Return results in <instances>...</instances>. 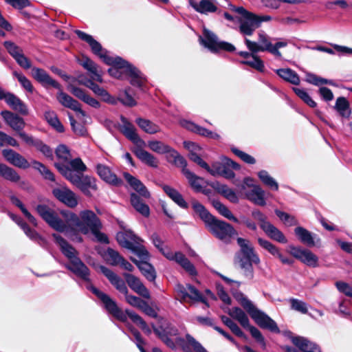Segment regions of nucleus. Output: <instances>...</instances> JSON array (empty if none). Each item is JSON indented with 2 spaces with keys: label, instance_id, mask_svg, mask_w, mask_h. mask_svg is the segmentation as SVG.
Segmentation results:
<instances>
[{
  "label": "nucleus",
  "instance_id": "1",
  "mask_svg": "<svg viewBox=\"0 0 352 352\" xmlns=\"http://www.w3.org/2000/svg\"><path fill=\"white\" fill-rule=\"evenodd\" d=\"M71 168L63 163H54L58 171L72 185L79 189L85 196L92 197L90 190H97L98 186L95 177L84 175L87 169L81 158L76 157L70 161Z\"/></svg>",
  "mask_w": 352,
  "mask_h": 352
},
{
  "label": "nucleus",
  "instance_id": "2",
  "mask_svg": "<svg viewBox=\"0 0 352 352\" xmlns=\"http://www.w3.org/2000/svg\"><path fill=\"white\" fill-rule=\"evenodd\" d=\"M192 207L195 212L204 222L209 232L215 238L223 241H227L238 234L237 231L230 223L217 219L199 201H193Z\"/></svg>",
  "mask_w": 352,
  "mask_h": 352
},
{
  "label": "nucleus",
  "instance_id": "3",
  "mask_svg": "<svg viewBox=\"0 0 352 352\" xmlns=\"http://www.w3.org/2000/svg\"><path fill=\"white\" fill-rule=\"evenodd\" d=\"M87 289L100 300L103 304L104 309L116 319L124 322L127 320V317H129L133 322L136 324L146 334L150 335L151 333V329L149 328L147 323L138 314L129 309H126L124 312L122 309L118 307L117 302L109 295L101 292L92 285L87 287Z\"/></svg>",
  "mask_w": 352,
  "mask_h": 352
},
{
  "label": "nucleus",
  "instance_id": "4",
  "mask_svg": "<svg viewBox=\"0 0 352 352\" xmlns=\"http://www.w3.org/2000/svg\"><path fill=\"white\" fill-rule=\"evenodd\" d=\"M35 210L41 219L56 231L63 232L68 226L72 229H76L78 216L69 210L60 211V214L64 218L65 221L58 217L54 209L46 204H38Z\"/></svg>",
  "mask_w": 352,
  "mask_h": 352
},
{
  "label": "nucleus",
  "instance_id": "5",
  "mask_svg": "<svg viewBox=\"0 0 352 352\" xmlns=\"http://www.w3.org/2000/svg\"><path fill=\"white\" fill-rule=\"evenodd\" d=\"M52 237L60 247L61 252L69 260L66 268L82 280L89 281V270L78 256L77 250L60 234L54 233Z\"/></svg>",
  "mask_w": 352,
  "mask_h": 352
},
{
  "label": "nucleus",
  "instance_id": "6",
  "mask_svg": "<svg viewBox=\"0 0 352 352\" xmlns=\"http://www.w3.org/2000/svg\"><path fill=\"white\" fill-rule=\"evenodd\" d=\"M74 33L80 40L87 43L91 47L92 53L100 57L106 65L114 67L119 69H124V72L126 75L131 67H134L120 56H109L107 54V51L103 49L102 45L95 40L91 35L79 30H75Z\"/></svg>",
  "mask_w": 352,
  "mask_h": 352
},
{
  "label": "nucleus",
  "instance_id": "7",
  "mask_svg": "<svg viewBox=\"0 0 352 352\" xmlns=\"http://www.w3.org/2000/svg\"><path fill=\"white\" fill-rule=\"evenodd\" d=\"M233 296L258 327L261 329H268L273 333H280V329L276 322L265 313L258 309L242 292H236Z\"/></svg>",
  "mask_w": 352,
  "mask_h": 352
},
{
  "label": "nucleus",
  "instance_id": "8",
  "mask_svg": "<svg viewBox=\"0 0 352 352\" xmlns=\"http://www.w3.org/2000/svg\"><path fill=\"white\" fill-rule=\"evenodd\" d=\"M236 242L240 248L236 256L239 265L241 269L245 270V276L250 279H252L254 277L252 264L260 263L258 255L255 252L254 248L250 240L238 237Z\"/></svg>",
  "mask_w": 352,
  "mask_h": 352
},
{
  "label": "nucleus",
  "instance_id": "9",
  "mask_svg": "<svg viewBox=\"0 0 352 352\" xmlns=\"http://www.w3.org/2000/svg\"><path fill=\"white\" fill-rule=\"evenodd\" d=\"M230 10L243 17V19H239V22L240 23V32L243 35H252L254 30L260 27L262 22L269 21L272 19V17L269 15L258 16L247 10L242 6L236 7L231 5Z\"/></svg>",
  "mask_w": 352,
  "mask_h": 352
},
{
  "label": "nucleus",
  "instance_id": "10",
  "mask_svg": "<svg viewBox=\"0 0 352 352\" xmlns=\"http://www.w3.org/2000/svg\"><path fill=\"white\" fill-rule=\"evenodd\" d=\"M151 241L155 247L170 261H175L179 264L190 276L197 274V270L190 260L181 252H177L175 254L168 248L163 246V241L157 233L151 235Z\"/></svg>",
  "mask_w": 352,
  "mask_h": 352
},
{
  "label": "nucleus",
  "instance_id": "11",
  "mask_svg": "<svg viewBox=\"0 0 352 352\" xmlns=\"http://www.w3.org/2000/svg\"><path fill=\"white\" fill-rule=\"evenodd\" d=\"M33 78L40 82L43 87L51 86L59 90L56 98L58 101L65 107L67 108L70 102H74V98L62 91V87L59 82L53 79L49 74L43 69L34 67L32 70Z\"/></svg>",
  "mask_w": 352,
  "mask_h": 352
},
{
  "label": "nucleus",
  "instance_id": "12",
  "mask_svg": "<svg viewBox=\"0 0 352 352\" xmlns=\"http://www.w3.org/2000/svg\"><path fill=\"white\" fill-rule=\"evenodd\" d=\"M99 268L111 284L120 293L125 295L126 302L131 306L139 309L144 300L135 296L128 294L129 290L125 282L111 270L104 265H100Z\"/></svg>",
  "mask_w": 352,
  "mask_h": 352
},
{
  "label": "nucleus",
  "instance_id": "13",
  "mask_svg": "<svg viewBox=\"0 0 352 352\" xmlns=\"http://www.w3.org/2000/svg\"><path fill=\"white\" fill-rule=\"evenodd\" d=\"M203 36L199 38L200 43L213 54H218L220 52H233L236 50L234 45L220 41L217 34L206 28L203 30Z\"/></svg>",
  "mask_w": 352,
  "mask_h": 352
},
{
  "label": "nucleus",
  "instance_id": "14",
  "mask_svg": "<svg viewBox=\"0 0 352 352\" xmlns=\"http://www.w3.org/2000/svg\"><path fill=\"white\" fill-rule=\"evenodd\" d=\"M80 65L88 72L91 74V78H88L83 74H80L78 76L77 82L79 85L85 86L86 87L91 89V83H96L94 81L102 83V71L100 67L94 62L88 56H82V62Z\"/></svg>",
  "mask_w": 352,
  "mask_h": 352
},
{
  "label": "nucleus",
  "instance_id": "15",
  "mask_svg": "<svg viewBox=\"0 0 352 352\" xmlns=\"http://www.w3.org/2000/svg\"><path fill=\"white\" fill-rule=\"evenodd\" d=\"M228 314L232 318L236 320L243 328L248 329L251 336L255 340L259 343L263 349L265 348L266 342L261 332L256 327L250 325L248 316L240 307H233L232 310H229Z\"/></svg>",
  "mask_w": 352,
  "mask_h": 352
},
{
  "label": "nucleus",
  "instance_id": "16",
  "mask_svg": "<svg viewBox=\"0 0 352 352\" xmlns=\"http://www.w3.org/2000/svg\"><path fill=\"white\" fill-rule=\"evenodd\" d=\"M100 223V219L92 210H85L80 212L78 217L76 229L82 234H87Z\"/></svg>",
  "mask_w": 352,
  "mask_h": 352
},
{
  "label": "nucleus",
  "instance_id": "17",
  "mask_svg": "<svg viewBox=\"0 0 352 352\" xmlns=\"http://www.w3.org/2000/svg\"><path fill=\"white\" fill-rule=\"evenodd\" d=\"M289 249V253L301 263L311 267L319 266L318 257L309 249L294 245H290Z\"/></svg>",
  "mask_w": 352,
  "mask_h": 352
},
{
  "label": "nucleus",
  "instance_id": "18",
  "mask_svg": "<svg viewBox=\"0 0 352 352\" xmlns=\"http://www.w3.org/2000/svg\"><path fill=\"white\" fill-rule=\"evenodd\" d=\"M52 194L56 199L68 208H74L78 206V200L76 195L67 186L53 188Z\"/></svg>",
  "mask_w": 352,
  "mask_h": 352
},
{
  "label": "nucleus",
  "instance_id": "19",
  "mask_svg": "<svg viewBox=\"0 0 352 352\" xmlns=\"http://www.w3.org/2000/svg\"><path fill=\"white\" fill-rule=\"evenodd\" d=\"M19 137L28 145L35 147V148L41 153L45 157L53 160V149L44 143L41 140L38 138H34L32 136H29L25 132H20Z\"/></svg>",
  "mask_w": 352,
  "mask_h": 352
},
{
  "label": "nucleus",
  "instance_id": "20",
  "mask_svg": "<svg viewBox=\"0 0 352 352\" xmlns=\"http://www.w3.org/2000/svg\"><path fill=\"white\" fill-rule=\"evenodd\" d=\"M123 276L129 287L135 292L144 298H151L148 289L141 282L140 279L132 274L124 273Z\"/></svg>",
  "mask_w": 352,
  "mask_h": 352
},
{
  "label": "nucleus",
  "instance_id": "21",
  "mask_svg": "<svg viewBox=\"0 0 352 352\" xmlns=\"http://www.w3.org/2000/svg\"><path fill=\"white\" fill-rule=\"evenodd\" d=\"M2 155L10 164L23 169H27L30 166L28 161L21 154L11 148L2 151Z\"/></svg>",
  "mask_w": 352,
  "mask_h": 352
},
{
  "label": "nucleus",
  "instance_id": "22",
  "mask_svg": "<svg viewBox=\"0 0 352 352\" xmlns=\"http://www.w3.org/2000/svg\"><path fill=\"white\" fill-rule=\"evenodd\" d=\"M96 171L101 179L107 184L116 187L121 186L123 184L122 179L118 177L117 175L111 171L110 168L106 165L98 164L96 166Z\"/></svg>",
  "mask_w": 352,
  "mask_h": 352
},
{
  "label": "nucleus",
  "instance_id": "23",
  "mask_svg": "<svg viewBox=\"0 0 352 352\" xmlns=\"http://www.w3.org/2000/svg\"><path fill=\"white\" fill-rule=\"evenodd\" d=\"M294 233L301 243L308 247L321 246V239L313 236L312 233L303 227L298 226L294 229Z\"/></svg>",
  "mask_w": 352,
  "mask_h": 352
},
{
  "label": "nucleus",
  "instance_id": "24",
  "mask_svg": "<svg viewBox=\"0 0 352 352\" xmlns=\"http://www.w3.org/2000/svg\"><path fill=\"white\" fill-rule=\"evenodd\" d=\"M120 120L123 123V126L119 128L120 131L129 140L134 144H144V142L140 138L136 133V130L133 124L128 120L124 116H120Z\"/></svg>",
  "mask_w": 352,
  "mask_h": 352
},
{
  "label": "nucleus",
  "instance_id": "25",
  "mask_svg": "<svg viewBox=\"0 0 352 352\" xmlns=\"http://www.w3.org/2000/svg\"><path fill=\"white\" fill-rule=\"evenodd\" d=\"M1 115L6 124L13 130L18 131L19 135L20 132H23L22 130L25 126V122L23 118L8 110L2 111Z\"/></svg>",
  "mask_w": 352,
  "mask_h": 352
},
{
  "label": "nucleus",
  "instance_id": "26",
  "mask_svg": "<svg viewBox=\"0 0 352 352\" xmlns=\"http://www.w3.org/2000/svg\"><path fill=\"white\" fill-rule=\"evenodd\" d=\"M258 243L261 248L268 251L272 255L278 257L282 263L289 265H292L294 264V259L283 256L281 254L280 249L270 241L262 238H258Z\"/></svg>",
  "mask_w": 352,
  "mask_h": 352
},
{
  "label": "nucleus",
  "instance_id": "27",
  "mask_svg": "<svg viewBox=\"0 0 352 352\" xmlns=\"http://www.w3.org/2000/svg\"><path fill=\"white\" fill-rule=\"evenodd\" d=\"M68 90L73 94L75 97L82 100L85 103L88 105L94 107L95 109H99L101 107V104L98 100L91 97L85 90L82 88L76 87L72 85H69L68 86Z\"/></svg>",
  "mask_w": 352,
  "mask_h": 352
},
{
  "label": "nucleus",
  "instance_id": "28",
  "mask_svg": "<svg viewBox=\"0 0 352 352\" xmlns=\"http://www.w3.org/2000/svg\"><path fill=\"white\" fill-rule=\"evenodd\" d=\"M291 341L302 352H321L317 344L302 336H292Z\"/></svg>",
  "mask_w": 352,
  "mask_h": 352
},
{
  "label": "nucleus",
  "instance_id": "29",
  "mask_svg": "<svg viewBox=\"0 0 352 352\" xmlns=\"http://www.w3.org/2000/svg\"><path fill=\"white\" fill-rule=\"evenodd\" d=\"M123 176L130 186L139 194V196L146 199L151 197L150 192L139 179L127 172H124Z\"/></svg>",
  "mask_w": 352,
  "mask_h": 352
},
{
  "label": "nucleus",
  "instance_id": "30",
  "mask_svg": "<svg viewBox=\"0 0 352 352\" xmlns=\"http://www.w3.org/2000/svg\"><path fill=\"white\" fill-rule=\"evenodd\" d=\"M130 260L138 267L142 275L148 281L154 282L155 280L156 271L152 264L146 261H138L133 257H130Z\"/></svg>",
  "mask_w": 352,
  "mask_h": 352
},
{
  "label": "nucleus",
  "instance_id": "31",
  "mask_svg": "<svg viewBox=\"0 0 352 352\" xmlns=\"http://www.w3.org/2000/svg\"><path fill=\"white\" fill-rule=\"evenodd\" d=\"M116 241L121 247L126 249V247H128L126 243H136L139 245L142 239L135 234L132 230H125L117 233Z\"/></svg>",
  "mask_w": 352,
  "mask_h": 352
},
{
  "label": "nucleus",
  "instance_id": "32",
  "mask_svg": "<svg viewBox=\"0 0 352 352\" xmlns=\"http://www.w3.org/2000/svg\"><path fill=\"white\" fill-rule=\"evenodd\" d=\"M133 154L143 163L153 168L158 166L157 158L149 152L144 150L141 146H136L133 150Z\"/></svg>",
  "mask_w": 352,
  "mask_h": 352
},
{
  "label": "nucleus",
  "instance_id": "33",
  "mask_svg": "<svg viewBox=\"0 0 352 352\" xmlns=\"http://www.w3.org/2000/svg\"><path fill=\"white\" fill-rule=\"evenodd\" d=\"M160 187L179 207L183 209H187L188 208V203L184 200L182 195L177 190L166 184H160Z\"/></svg>",
  "mask_w": 352,
  "mask_h": 352
},
{
  "label": "nucleus",
  "instance_id": "34",
  "mask_svg": "<svg viewBox=\"0 0 352 352\" xmlns=\"http://www.w3.org/2000/svg\"><path fill=\"white\" fill-rule=\"evenodd\" d=\"M130 202L134 209L144 217H148L150 215L149 206L144 202L141 196L135 192H131L130 194Z\"/></svg>",
  "mask_w": 352,
  "mask_h": 352
},
{
  "label": "nucleus",
  "instance_id": "35",
  "mask_svg": "<svg viewBox=\"0 0 352 352\" xmlns=\"http://www.w3.org/2000/svg\"><path fill=\"white\" fill-rule=\"evenodd\" d=\"M261 230L271 239L281 243H286L287 240L284 234L270 222L265 226H261Z\"/></svg>",
  "mask_w": 352,
  "mask_h": 352
},
{
  "label": "nucleus",
  "instance_id": "36",
  "mask_svg": "<svg viewBox=\"0 0 352 352\" xmlns=\"http://www.w3.org/2000/svg\"><path fill=\"white\" fill-rule=\"evenodd\" d=\"M91 87V90L100 98V100L109 104L116 105L118 103V100H116V98L111 96L106 89L103 87H100L96 83H89Z\"/></svg>",
  "mask_w": 352,
  "mask_h": 352
},
{
  "label": "nucleus",
  "instance_id": "37",
  "mask_svg": "<svg viewBox=\"0 0 352 352\" xmlns=\"http://www.w3.org/2000/svg\"><path fill=\"white\" fill-rule=\"evenodd\" d=\"M333 108L343 118L349 119L352 113L349 100L343 96L336 99Z\"/></svg>",
  "mask_w": 352,
  "mask_h": 352
},
{
  "label": "nucleus",
  "instance_id": "38",
  "mask_svg": "<svg viewBox=\"0 0 352 352\" xmlns=\"http://www.w3.org/2000/svg\"><path fill=\"white\" fill-rule=\"evenodd\" d=\"M248 199L254 204L264 206L266 205L265 199V192L258 185H255L253 188L246 195Z\"/></svg>",
  "mask_w": 352,
  "mask_h": 352
},
{
  "label": "nucleus",
  "instance_id": "39",
  "mask_svg": "<svg viewBox=\"0 0 352 352\" xmlns=\"http://www.w3.org/2000/svg\"><path fill=\"white\" fill-rule=\"evenodd\" d=\"M7 104L14 111L19 112L23 116L28 114L27 105L14 94L8 93Z\"/></svg>",
  "mask_w": 352,
  "mask_h": 352
},
{
  "label": "nucleus",
  "instance_id": "40",
  "mask_svg": "<svg viewBox=\"0 0 352 352\" xmlns=\"http://www.w3.org/2000/svg\"><path fill=\"white\" fill-rule=\"evenodd\" d=\"M276 74L285 81L294 85H298L300 79L298 74L290 68H280L276 70Z\"/></svg>",
  "mask_w": 352,
  "mask_h": 352
},
{
  "label": "nucleus",
  "instance_id": "41",
  "mask_svg": "<svg viewBox=\"0 0 352 352\" xmlns=\"http://www.w3.org/2000/svg\"><path fill=\"white\" fill-rule=\"evenodd\" d=\"M213 188L220 195L228 199L233 204L239 202V198L236 192L226 184H222L218 182L212 185Z\"/></svg>",
  "mask_w": 352,
  "mask_h": 352
},
{
  "label": "nucleus",
  "instance_id": "42",
  "mask_svg": "<svg viewBox=\"0 0 352 352\" xmlns=\"http://www.w3.org/2000/svg\"><path fill=\"white\" fill-rule=\"evenodd\" d=\"M190 5L198 12L201 14H207L208 12H215L217 7L209 0H201L197 3L194 0H188Z\"/></svg>",
  "mask_w": 352,
  "mask_h": 352
},
{
  "label": "nucleus",
  "instance_id": "43",
  "mask_svg": "<svg viewBox=\"0 0 352 352\" xmlns=\"http://www.w3.org/2000/svg\"><path fill=\"white\" fill-rule=\"evenodd\" d=\"M186 342L184 338L178 337L176 338V342L179 343L182 347L183 344H188V347L191 346L195 352H208L190 334H186Z\"/></svg>",
  "mask_w": 352,
  "mask_h": 352
},
{
  "label": "nucleus",
  "instance_id": "44",
  "mask_svg": "<svg viewBox=\"0 0 352 352\" xmlns=\"http://www.w3.org/2000/svg\"><path fill=\"white\" fill-rule=\"evenodd\" d=\"M168 162L174 164L177 167L182 168V172L184 175V170H188L186 160L176 150L172 148L167 156Z\"/></svg>",
  "mask_w": 352,
  "mask_h": 352
},
{
  "label": "nucleus",
  "instance_id": "45",
  "mask_svg": "<svg viewBox=\"0 0 352 352\" xmlns=\"http://www.w3.org/2000/svg\"><path fill=\"white\" fill-rule=\"evenodd\" d=\"M44 117L46 122L57 132L63 133L65 131V127L54 111H46Z\"/></svg>",
  "mask_w": 352,
  "mask_h": 352
},
{
  "label": "nucleus",
  "instance_id": "46",
  "mask_svg": "<svg viewBox=\"0 0 352 352\" xmlns=\"http://www.w3.org/2000/svg\"><path fill=\"white\" fill-rule=\"evenodd\" d=\"M0 176L14 183L18 182L21 179L20 175L14 168L2 163H0Z\"/></svg>",
  "mask_w": 352,
  "mask_h": 352
},
{
  "label": "nucleus",
  "instance_id": "47",
  "mask_svg": "<svg viewBox=\"0 0 352 352\" xmlns=\"http://www.w3.org/2000/svg\"><path fill=\"white\" fill-rule=\"evenodd\" d=\"M211 203L212 206L219 212L220 214L234 223H239V219L234 216L229 208L220 201L217 199H213L212 200Z\"/></svg>",
  "mask_w": 352,
  "mask_h": 352
},
{
  "label": "nucleus",
  "instance_id": "48",
  "mask_svg": "<svg viewBox=\"0 0 352 352\" xmlns=\"http://www.w3.org/2000/svg\"><path fill=\"white\" fill-rule=\"evenodd\" d=\"M199 166L205 169L212 176L220 175L221 176L223 167L225 166L224 158L223 159V164L215 162L212 164V168L206 163L203 159L197 160Z\"/></svg>",
  "mask_w": 352,
  "mask_h": 352
},
{
  "label": "nucleus",
  "instance_id": "49",
  "mask_svg": "<svg viewBox=\"0 0 352 352\" xmlns=\"http://www.w3.org/2000/svg\"><path fill=\"white\" fill-rule=\"evenodd\" d=\"M183 144L184 147L189 151V160L199 165L197 160L202 158L197 153V152L201 150V146L197 143L191 141H184Z\"/></svg>",
  "mask_w": 352,
  "mask_h": 352
},
{
  "label": "nucleus",
  "instance_id": "50",
  "mask_svg": "<svg viewBox=\"0 0 352 352\" xmlns=\"http://www.w3.org/2000/svg\"><path fill=\"white\" fill-rule=\"evenodd\" d=\"M135 122L146 133L155 134L160 131V126L149 120L138 118Z\"/></svg>",
  "mask_w": 352,
  "mask_h": 352
},
{
  "label": "nucleus",
  "instance_id": "51",
  "mask_svg": "<svg viewBox=\"0 0 352 352\" xmlns=\"http://www.w3.org/2000/svg\"><path fill=\"white\" fill-rule=\"evenodd\" d=\"M305 81L309 84L318 87H320L323 85H335L334 82L332 80L324 78L311 72L305 73Z\"/></svg>",
  "mask_w": 352,
  "mask_h": 352
},
{
  "label": "nucleus",
  "instance_id": "52",
  "mask_svg": "<svg viewBox=\"0 0 352 352\" xmlns=\"http://www.w3.org/2000/svg\"><path fill=\"white\" fill-rule=\"evenodd\" d=\"M126 75L131 78L130 80L131 85L139 88H141L143 86L144 82L146 80L145 77L142 75L141 72L135 66L133 67H131Z\"/></svg>",
  "mask_w": 352,
  "mask_h": 352
},
{
  "label": "nucleus",
  "instance_id": "53",
  "mask_svg": "<svg viewBox=\"0 0 352 352\" xmlns=\"http://www.w3.org/2000/svg\"><path fill=\"white\" fill-rule=\"evenodd\" d=\"M184 176L188 179L191 188H192L196 192H201V185L199 183V181H204V178L197 176L190 170H184Z\"/></svg>",
  "mask_w": 352,
  "mask_h": 352
},
{
  "label": "nucleus",
  "instance_id": "54",
  "mask_svg": "<svg viewBox=\"0 0 352 352\" xmlns=\"http://www.w3.org/2000/svg\"><path fill=\"white\" fill-rule=\"evenodd\" d=\"M130 90V87L126 88L123 92L119 94L118 98H116V100H118V102H121L126 107H133L136 106L137 102L129 94Z\"/></svg>",
  "mask_w": 352,
  "mask_h": 352
},
{
  "label": "nucleus",
  "instance_id": "55",
  "mask_svg": "<svg viewBox=\"0 0 352 352\" xmlns=\"http://www.w3.org/2000/svg\"><path fill=\"white\" fill-rule=\"evenodd\" d=\"M136 243H126V249L132 251L142 261L148 260L150 258V254L146 248L142 245H135Z\"/></svg>",
  "mask_w": 352,
  "mask_h": 352
},
{
  "label": "nucleus",
  "instance_id": "56",
  "mask_svg": "<svg viewBox=\"0 0 352 352\" xmlns=\"http://www.w3.org/2000/svg\"><path fill=\"white\" fill-rule=\"evenodd\" d=\"M148 146L151 151L159 154L169 153L173 148L170 146L165 144L162 142L158 140L148 141Z\"/></svg>",
  "mask_w": 352,
  "mask_h": 352
},
{
  "label": "nucleus",
  "instance_id": "57",
  "mask_svg": "<svg viewBox=\"0 0 352 352\" xmlns=\"http://www.w3.org/2000/svg\"><path fill=\"white\" fill-rule=\"evenodd\" d=\"M258 177L260 180L267 186L274 190H278V183L268 174V173L262 170L258 173Z\"/></svg>",
  "mask_w": 352,
  "mask_h": 352
},
{
  "label": "nucleus",
  "instance_id": "58",
  "mask_svg": "<svg viewBox=\"0 0 352 352\" xmlns=\"http://www.w3.org/2000/svg\"><path fill=\"white\" fill-rule=\"evenodd\" d=\"M252 58L253 59L252 60H241V63L250 66L259 72H264L265 65L264 62L261 59V58L256 54L252 56Z\"/></svg>",
  "mask_w": 352,
  "mask_h": 352
},
{
  "label": "nucleus",
  "instance_id": "59",
  "mask_svg": "<svg viewBox=\"0 0 352 352\" xmlns=\"http://www.w3.org/2000/svg\"><path fill=\"white\" fill-rule=\"evenodd\" d=\"M105 256H107V261L113 266L119 265L123 258V256L118 251L111 248H107Z\"/></svg>",
  "mask_w": 352,
  "mask_h": 352
},
{
  "label": "nucleus",
  "instance_id": "60",
  "mask_svg": "<svg viewBox=\"0 0 352 352\" xmlns=\"http://www.w3.org/2000/svg\"><path fill=\"white\" fill-rule=\"evenodd\" d=\"M69 120L72 129L76 135L82 137H85L87 135V130L85 126L81 123L77 122L71 113H69Z\"/></svg>",
  "mask_w": 352,
  "mask_h": 352
},
{
  "label": "nucleus",
  "instance_id": "61",
  "mask_svg": "<svg viewBox=\"0 0 352 352\" xmlns=\"http://www.w3.org/2000/svg\"><path fill=\"white\" fill-rule=\"evenodd\" d=\"M154 333L170 349H175L176 345L175 342L167 336L166 334L163 333L160 329L155 327L153 323L151 324Z\"/></svg>",
  "mask_w": 352,
  "mask_h": 352
},
{
  "label": "nucleus",
  "instance_id": "62",
  "mask_svg": "<svg viewBox=\"0 0 352 352\" xmlns=\"http://www.w3.org/2000/svg\"><path fill=\"white\" fill-rule=\"evenodd\" d=\"M275 214L285 224L288 226H296L298 224V221L296 218L289 214L281 211L280 210H275Z\"/></svg>",
  "mask_w": 352,
  "mask_h": 352
},
{
  "label": "nucleus",
  "instance_id": "63",
  "mask_svg": "<svg viewBox=\"0 0 352 352\" xmlns=\"http://www.w3.org/2000/svg\"><path fill=\"white\" fill-rule=\"evenodd\" d=\"M230 150L235 155H236L246 164H254L256 163V160L254 157L239 150V148L233 146L230 148Z\"/></svg>",
  "mask_w": 352,
  "mask_h": 352
},
{
  "label": "nucleus",
  "instance_id": "64",
  "mask_svg": "<svg viewBox=\"0 0 352 352\" xmlns=\"http://www.w3.org/2000/svg\"><path fill=\"white\" fill-rule=\"evenodd\" d=\"M14 76L17 78L21 86L29 93H33L34 87L31 81L28 79L23 74H19L16 72H14Z\"/></svg>",
  "mask_w": 352,
  "mask_h": 352
}]
</instances>
